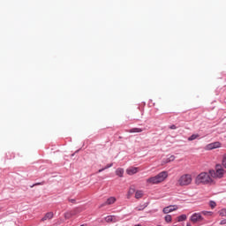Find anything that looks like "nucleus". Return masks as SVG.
I'll list each match as a JSON object with an SVG mask.
<instances>
[{
    "label": "nucleus",
    "instance_id": "obj_30",
    "mask_svg": "<svg viewBox=\"0 0 226 226\" xmlns=\"http://www.w3.org/2000/svg\"><path fill=\"white\" fill-rule=\"evenodd\" d=\"M138 211H142V208H138Z\"/></svg>",
    "mask_w": 226,
    "mask_h": 226
},
{
    "label": "nucleus",
    "instance_id": "obj_15",
    "mask_svg": "<svg viewBox=\"0 0 226 226\" xmlns=\"http://www.w3.org/2000/svg\"><path fill=\"white\" fill-rule=\"evenodd\" d=\"M124 174V170L118 168L116 170V175L118 176L119 177H123V175Z\"/></svg>",
    "mask_w": 226,
    "mask_h": 226
},
{
    "label": "nucleus",
    "instance_id": "obj_2",
    "mask_svg": "<svg viewBox=\"0 0 226 226\" xmlns=\"http://www.w3.org/2000/svg\"><path fill=\"white\" fill-rule=\"evenodd\" d=\"M169 177V173L167 171H162L156 176L151 177L147 179V185H160V183H163L165 179Z\"/></svg>",
    "mask_w": 226,
    "mask_h": 226
},
{
    "label": "nucleus",
    "instance_id": "obj_17",
    "mask_svg": "<svg viewBox=\"0 0 226 226\" xmlns=\"http://www.w3.org/2000/svg\"><path fill=\"white\" fill-rule=\"evenodd\" d=\"M133 193H135V188H130L127 193V198L130 199V197H132V195H133Z\"/></svg>",
    "mask_w": 226,
    "mask_h": 226
},
{
    "label": "nucleus",
    "instance_id": "obj_24",
    "mask_svg": "<svg viewBox=\"0 0 226 226\" xmlns=\"http://www.w3.org/2000/svg\"><path fill=\"white\" fill-rule=\"evenodd\" d=\"M41 185H45V182H40V183H36V184H34L31 188L34 187V186H40Z\"/></svg>",
    "mask_w": 226,
    "mask_h": 226
},
{
    "label": "nucleus",
    "instance_id": "obj_21",
    "mask_svg": "<svg viewBox=\"0 0 226 226\" xmlns=\"http://www.w3.org/2000/svg\"><path fill=\"white\" fill-rule=\"evenodd\" d=\"M165 222H167V223H170V222H172V215H166Z\"/></svg>",
    "mask_w": 226,
    "mask_h": 226
},
{
    "label": "nucleus",
    "instance_id": "obj_28",
    "mask_svg": "<svg viewBox=\"0 0 226 226\" xmlns=\"http://www.w3.org/2000/svg\"><path fill=\"white\" fill-rule=\"evenodd\" d=\"M112 163H110V164H108L104 169H105V170H107V169H110V167H112Z\"/></svg>",
    "mask_w": 226,
    "mask_h": 226
},
{
    "label": "nucleus",
    "instance_id": "obj_10",
    "mask_svg": "<svg viewBox=\"0 0 226 226\" xmlns=\"http://www.w3.org/2000/svg\"><path fill=\"white\" fill-rule=\"evenodd\" d=\"M114 202H116V199L114 197H110L106 200L105 203L101 205L100 207H103V206H110L111 204H114Z\"/></svg>",
    "mask_w": 226,
    "mask_h": 226
},
{
    "label": "nucleus",
    "instance_id": "obj_3",
    "mask_svg": "<svg viewBox=\"0 0 226 226\" xmlns=\"http://www.w3.org/2000/svg\"><path fill=\"white\" fill-rule=\"evenodd\" d=\"M192 181L193 177L192 174H184L177 179V185H178V186H190Z\"/></svg>",
    "mask_w": 226,
    "mask_h": 226
},
{
    "label": "nucleus",
    "instance_id": "obj_19",
    "mask_svg": "<svg viewBox=\"0 0 226 226\" xmlns=\"http://www.w3.org/2000/svg\"><path fill=\"white\" fill-rule=\"evenodd\" d=\"M186 220V215H182L177 217V222H185Z\"/></svg>",
    "mask_w": 226,
    "mask_h": 226
},
{
    "label": "nucleus",
    "instance_id": "obj_18",
    "mask_svg": "<svg viewBox=\"0 0 226 226\" xmlns=\"http://www.w3.org/2000/svg\"><path fill=\"white\" fill-rule=\"evenodd\" d=\"M219 216L226 217V208H222L218 211Z\"/></svg>",
    "mask_w": 226,
    "mask_h": 226
},
{
    "label": "nucleus",
    "instance_id": "obj_29",
    "mask_svg": "<svg viewBox=\"0 0 226 226\" xmlns=\"http://www.w3.org/2000/svg\"><path fill=\"white\" fill-rule=\"evenodd\" d=\"M103 170H105V168L99 170L98 172H103Z\"/></svg>",
    "mask_w": 226,
    "mask_h": 226
},
{
    "label": "nucleus",
    "instance_id": "obj_13",
    "mask_svg": "<svg viewBox=\"0 0 226 226\" xmlns=\"http://www.w3.org/2000/svg\"><path fill=\"white\" fill-rule=\"evenodd\" d=\"M65 220H70V218H72V216H75V212L73 211H71V212H66L64 215Z\"/></svg>",
    "mask_w": 226,
    "mask_h": 226
},
{
    "label": "nucleus",
    "instance_id": "obj_26",
    "mask_svg": "<svg viewBox=\"0 0 226 226\" xmlns=\"http://www.w3.org/2000/svg\"><path fill=\"white\" fill-rule=\"evenodd\" d=\"M220 225H226V219L222 220Z\"/></svg>",
    "mask_w": 226,
    "mask_h": 226
},
{
    "label": "nucleus",
    "instance_id": "obj_22",
    "mask_svg": "<svg viewBox=\"0 0 226 226\" xmlns=\"http://www.w3.org/2000/svg\"><path fill=\"white\" fill-rule=\"evenodd\" d=\"M209 206L212 209H215V207H216V202L215 201H210L209 202Z\"/></svg>",
    "mask_w": 226,
    "mask_h": 226
},
{
    "label": "nucleus",
    "instance_id": "obj_25",
    "mask_svg": "<svg viewBox=\"0 0 226 226\" xmlns=\"http://www.w3.org/2000/svg\"><path fill=\"white\" fill-rule=\"evenodd\" d=\"M68 200L71 202V204H75L77 202L75 199H69Z\"/></svg>",
    "mask_w": 226,
    "mask_h": 226
},
{
    "label": "nucleus",
    "instance_id": "obj_11",
    "mask_svg": "<svg viewBox=\"0 0 226 226\" xmlns=\"http://www.w3.org/2000/svg\"><path fill=\"white\" fill-rule=\"evenodd\" d=\"M126 132H127L128 133H142V132H144V130L141 129V128L134 127V128H132V129L126 130Z\"/></svg>",
    "mask_w": 226,
    "mask_h": 226
},
{
    "label": "nucleus",
    "instance_id": "obj_6",
    "mask_svg": "<svg viewBox=\"0 0 226 226\" xmlns=\"http://www.w3.org/2000/svg\"><path fill=\"white\" fill-rule=\"evenodd\" d=\"M218 147H222V143H220L219 141H215V142L210 143L206 146L207 151H211L213 149H218Z\"/></svg>",
    "mask_w": 226,
    "mask_h": 226
},
{
    "label": "nucleus",
    "instance_id": "obj_12",
    "mask_svg": "<svg viewBox=\"0 0 226 226\" xmlns=\"http://www.w3.org/2000/svg\"><path fill=\"white\" fill-rule=\"evenodd\" d=\"M54 218V213L48 212L44 217H42L41 222H45L46 220H52Z\"/></svg>",
    "mask_w": 226,
    "mask_h": 226
},
{
    "label": "nucleus",
    "instance_id": "obj_16",
    "mask_svg": "<svg viewBox=\"0 0 226 226\" xmlns=\"http://www.w3.org/2000/svg\"><path fill=\"white\" fill-rule=\"evenodd\" d=\"M114 220H116V217L114 215H108L105 218V222H107L108 223H110V222H114Z\"/></svg>",
    "mask_w": 226,
    "mask_h": 226
},
{
    "label": "nucleus",
    "instance_id": "obj_1",
    "mask_svg": "<svg viewBox=\"0 0 226 226\" xmlns=\"http://www.w3.org/2000/svg\"><path fill=\"white\" fill-rule=\"evenodd\" d=\"M196 185H211L213 184V177H211V170L209 172H201L195 178Z\"/></svg>",
    "mask_w": 226,
    "mask_h": 226
},
{
    "label": "nucleus",
    "instance_id": "obj_5",
    "mask_svg": "<svg viewBox=\"0 0 226 226\" xmlns=\"http://www.w3.org/2000/svg\"><path fill=\"white\" fill-rule=\"evenodd\" d=\"M204 220V217H202V215L200 213H194L191 216V222L192 223H197V222H202Z\"/></svg>",
    "mask_w": 226,
    "mask_h": 226
},
{
    "label": "nucleus",
    "instance_id": "obj_14",
    "mask_svg": "<svg viewBox=\"0 0 226 226\" xmlns=\"http://www.w3.org/2000/svg\"><path fill=\"white\" fill-rule=\"evenodd\" d=\"M144 197V191H136L135 199H142Z\"/></svg>",
    "mask_w": 226,
    "mask_h": 226
},
{
    "label": "nucleus",
    "instance_id": "obj_8",
    "mask_svg": "<svg viewBox=\"0 0 226 226\" xmlns=\"http://www.w3.org/2000/svg\"><path fill=\"white\" fill-rule=\"evenodd\" d=\"M137 172H139V168L137 167H131L126 170L128 176H133V174H137Z\"/></svg>",
    "mask_w": 226,
    "mask_h": 226
},
{
    "label": "nucleus",
    "instance_id": "obj_27",
    "mask_svg": "<svg viewBox=\"0 0 226 226\" xmlns=\"http://www.w3.org/2000/svg\"><path fill=\"white\" fill-rule=\"evenodd\" d=\"M177 127L176 126V125H174V124H172V125H170V130H176Z\"/></svg>",
    "mask_w": 226,
    "mask_h": 226
},
{
    "label": "nucleus",
    "instance_id": "obj_9",
    "mask_svg": "<svg viewBox=\"0 0 226 226\" xmlns=\"http://www.w3.org/2000/svg\"><path fill=\"white\" fill-rule=\"evenodd\" d=\"M176 160V156L170 155V157L164 158L162 160V165H165L167 163H170V162H174Z\"/></svg>",
    "mask_w": 226,
    "mask_h": 226
},
{
    "label": "nucleus",
    "instance_id": "obj_31",
    "mask_svg": "<svg viewBox=\"0 0 226 226\" xmlns=\"http://www.w3.org/2000/svg\"><path fill=\"white\" fill-rule=\"evenodd\" d=\"M80 226H86V224H82V225H80Z\"/></svg>",
    "mask_w": 226,
    "mask_h": 226
},
{
    "label": "nucleus",
    "instance_id": "obj_4",
    "mask_svg": "<svg viewBox=\"0 0 226 226\" xmlns=\"http://www.w3.org/2000/svg\"><path fill=\"white\" fill-rule=\"evenodd\" d=\"M225 174V170L222 168L220 165H216L215 170H210V175L211 177L214 179H222Z\"/></svg>",
    "mask_w": 226,
    "mask_h": 226
},
{
    "label": "nucleus",
    "instance_id": "obj_23",
    "mask_svg": "<svg viewBox=\"0 0 226 226\" xmlns=\"http://www.w3.org/2000/svg\"><path fill=\"white\" fill-rule=\"evenodd\" d=\"M201 214L204 215L205 216L207 215H208L209 216H212V215H213V212H207V211H203V212H201Z\"/></svg>",
    "mask_w": 226,
    "mask_h": 226
},
{
    "label": "nucleus",
    "instance_id": "obj_20",
    "mask_svg": "<svg viewBox=\"0 0 226 226\" xmlns=\"http://www.w3.org/2000/svg\"><path fill=\"white\" fill-rule=\"evenodd\" d=\"M195 139H199V134H192L191 137L188 138L189 141L195 140Z\"/></svg>",
    "mask_w": 226,
    "mask_h": 226
},
{
    "label": "nucleus",
    "instance_id": "obj_7",
    "mask_svg": "<svg viewBox=\"0 0 226 226\" xmlns=\"http://www.w3.org/2000/svg\"><path fill=\"white\" fill-rule=\"evenodd\" d=\"M177 205H170L169 207H164L162 213H164V215H169V213H172V211H177Z\"/></svg>",
    "mask_w": 226,
    "mask_h": 226
}]
</instances>
